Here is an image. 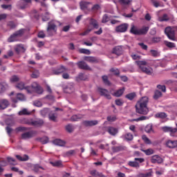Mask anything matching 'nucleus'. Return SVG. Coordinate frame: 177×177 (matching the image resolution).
<instances>
[{
    "label": "nucleus",
    "instance_id": "f257e3e1",
    "mask_svg": "<svg viewBox=\"0 0 177 177\" xmlns=\"http://www.w3.org/2000/svg\"><path fill=\"white\" fill-rule=\"evenodd\" d=\"M130 56L131 59H133V60H136L135 62V64H136L138 67L140 68L142 73H145L148 75H151V74L153 73V68H151V67L145 66H147V62H146V60H141L142 56L138 54H135L133 53H131L130 54Z\"/></svg>",
    "mask_w": 177,
    "mask_h": 177
},
{
    "label": "nucleus",
    "instance_id": "f03ea898",
    "mask_svg": "<svg viewBox=\"0 0 177 177\" xmlns=\"http://www.w3.org/2000/svg\"><path fill=\"white\" fill-rule=\"evenodd\" d=\"M149 103V97H142L136 104V111L138 114L147 115L149 114V108L147 104Z\"/></svg>",
    "mask_w": 177,
    "mask_h": 177
},
{
    "label": "nucleus",
    "instance_id": "7ed1b4c3",
    "mask_svg": "<svg viewBox=\"0 0 177 177\" xmlns=\"http://www.w3.org/2000/svg\"><path fill=\"white\" fill-rule=\"evenodd\" d=\"M149 29L150 28L149 26H144L140 29H138L135 26H133L130 30V32L134 35H146Z\"/></svg>",
    "mask_w": 177,
    "mask_h": 177
},
{
    "label": "nucleus",
    "instance_id": "20e7f679",
    "mask_svg": "<svg viewBox=\"0 0 177 177\" xmlns=\"http://www.w3.org/2000/svg\"><path fill=\"white\" fill-rule=\"evenodd\" d=\"M165 34L171 41H176V38L175 37V28L171 26L166 27Z\"/></svg>",
    "mask_w": 177,
    "mask_h": 177
},
{
    "label": "nucleus",
    "instance_id": "39448f33",
    "mask_svg": "<svg viewBox=\"0 0 177 177\" xmlns=\"http://www.w3.org/2000/svg\"><path fill=\"white\" fill-rule=\"evenodd\" d=\"M24 29H20L16 31L10 36V37L8 39V42H15V41H17V38H19V37H23L24 35Z\"/></svg>",
    "mask_w": 177,
    "mask_h": 177
},
{
    "label": "nucleus",
    "instance_id": "423d86ee",
    "mask_svg": "<svg viewBox=\"0 0 177 177\" xmlns=\"http://www.w3.org/2000/svg\"><path fill=\"white\" fill-rule=\"evenodd\" d=\"M97 92L99 93L100 96H104L105 99H108V100H111V94H110L109 90L101 87H98Z\"/></svg>",
    "mask_w": 177,
    "mask_h": 177
},
{
    "label": "nucleus",
    "instance_id": "0eeeda50",
    "mask_svg": "<svg viewBox=\"0 0 177 177\" xmlns=\"http://www.w3.org/2000/svg\"><path fill=\"white\" fill-rule=\"evenodd\" d=\"M37 135V131L31 130L30 131L25 132L21 134V139H31V138H34Z\"/></svg>",
    "mask_w": 177,
    "mask_h": 177
},
{
    "label": "nucleus",
    "instance_id": "6e6552de",
    "mask_svg": "<svg viewBox=\"0 0 177 177\" xmlns=\"http://www.w3.org/2000/svg\"><path fill=\"white\" fill-rule=\"evenodd\" d=\"M56 24L53 21H50L48 24V28H47V32L49 35H52L50 34V31H54V32H56L57 31Z\"/></svg>",
    "mask_w": 177,
    "mask_h": 177
},
{
    "label": "nucleus",
    "instance_id": "1a4fd4ad",
    "mask_svg": "<svg viewBox=\"0 0 177 177\" xmlns=\"http://www.w3.org/2000/svg\"><path fill=\"white\" fill-rule=\"evenodd\" d=\"M128 24H122L115 28L116 32H125L128 30Z\"/></svg>",
    "mask_w": 177,
    "mask_h": 177
},
{
    "label": "nucleus",
    "instance_id": "9d476101",
    "mask_svg": "<svg viewBox=\"0 0 177 177\" xmlns=\"http://www.w3.org/2000/svg\"><path fill=\"white\" fill-rule=\"evenodd\" d=\"M90 5H92V3L88 1H81L80 3L82 10H91V8H89Z\"/></svg>",
    "mask_w": 177,
    "mask_h": 177
},
{
    "label": "nucleus",
    "instance_id": "9b49d317",
    "mask_svg": "<svg viewBox=\"0 0 177 177\" xmlns=\"http://www.w3.org/2000/svg\"><path fill=\"white\" fill-rule=\"evenodd\" d=\"M32 88H33L36 93H38L39 95H42V93H44V88L37 83H33L32 84Z\"/></svg>",
    "mask_w": 177,
    "mask_h": 177
},
{
    "label": "nucleus",
    "instance_id": "f8f14e48",
    "mask_svg": "<svg viewBox=\"0 0 177 177\" xmlns=\"http://www.w3.org/2000/svg\"><path fill=\"white\" fill-rule=\"evenodd\" d=\"M163 132H169L170 136H174V133H177V129L176 128H172L169 127H163L162 128Z\"/></svg>",
    "mask_w": 177,
    "mask_h": 177
},
{
    "label": "nucleus",
    "instance_id": "ddd939ff",
    "mask_svg": "<svg viewBox=\"0 0 177 177\" xmlns=\"http://www.w3.org/2000/svg\"><path fill=\"white\" fill-rule=\"evenodd\" d=\"M151 162L152 164H161L162 162V158L158 155H154L151 158Z\"/></svg>",
    "mask_w": 177,
    "mask_h": 177
},
{
    "label": "nucleus",
    "instance_id": "4468645a",
    "mask_svg": "<svg viewBox=\"0 0 177 177\" xmlns=\"http://www.w3.org/2000/svg\"><path fill=\"white\" fill-rule=\"evenodd\" d=\"M66 70L67 69H66V68L64 66H62L57 69H54L53 71V74L54 75H60V74H63V73H65V71H66Z\"/></svg>",
    "mask_w": 177,
    "mask_h": 177
},
{
    "label": "nucleus",
    "instance_id": "2eb2a0df",
    "mask_svg": "<svg viewBox=\"0 0 177 177\" xmlns=\"http://www.w3.org/2000/svg\"><path fill=\"white\" fill-rule=\"evenodd\" d=\"M166 146L169 149H175L177 147V140H168L166 142Z\"/></svg>",
    "mask_w": 177,
    "mask_h": 177
},
{
    "label": "nucleus",
    "instance_id": "dca6fc26",
    "mask_svg": "<svg viewBox=\"0 0 177 177\" xmlns=\"http://www.w3.org/2000/svg\"><path fill=\"white\" fill-rule=\"evenodd\" d=\"M77 67H79V68H81L82 70H91V67H89V66H88V64L85 63V62L80 61L77 63Z\"/></svg>",
    "mask_w": 177,
    "mask_h": 177
},
{
    "label": "nucleus",
    "instance_id": "f3484780",
    "mask_svg": "<svg viewBox=\"0 0 177 177\" xmlns=\"http://www.w3.org/2000/svg\"><path fill=\"white\" fill-rule=\"evenodd\" d=\"M97 124H99L97 120H85L83 122L84 127H95V125H97Z\"/></svg>",
    "mask_w": 177,
    "mask_h": 177
},
{
    "label": "nucleus",
    "instance_id": "a211bd4d",
    "mask_svg": "<svg viewBox=\"0 0 177 177\" xmlns=\"http://www.w3.org/2000/svg\"><path fill=\"white\" fill-rule=\"evenodd\" d=\"M44 122L42 119H37L36 120H32V127H39L44 125Z\"/></svg>",
    "mask_w": 177,
    "mask_h": 177
},
{
    "label": "nucleus",
    "instance_id": "6ab92c4d",
    "mask_svg": "<svg viewBox=\"0 0 177 177\" xmlns=\"http://www.w3.org/2000/svg\"><path fill=\"white\" fill-rule=\"evenodd\" d=\"M112 53L116 55L117 56H121V54L122 53V47L118 46L113 48Z\"/></svg>",
    "mask_w": 177,
    "mask_h": 177
},
{
    "label": "nucleus",
    "instance_id": "aec40b11",
    "mask_svg": "<svg viewBox=\"0 0 177 177\" xmlns=\"http://www.w3.org/2000/svg\"><path fill=\"white\" fill-rule=\"evenodd\" d=\"M125 91V88H122L115 91L113 93H112L113 96L115 97H121L122 95H124V92Z\"/></svg>",
    "mask_w": 177,
    "mask_h": 177
},
{
    "label": "nucleus",
    "instance_id": "412c9836",
    "mask_svg": "<svg viewBox=\"0 0 177 177\" xmlns=\"http://www.w3.org/2000/svg\"><path fill=\"white\" fill-rule=\"evenodd\" d=\"M84 60L88 62V63H97V58L92 56L84 57Z\"/></svg>",
    "mask_w": 177,
    "mask_h": 177
},
{
    "label": "nucleus",
    "instance_id": "4be33fe9",
    "mask_svg": "<svg viewBox=\"0 0 177 177\" xmlns=\"http://www.w3.org/2000/svg\"><path fill=\"white\" fill-rule=\"evenodd\" d=\"M9 106V101L8 100H0V110H5Z\"/></svg>",
    "mask_w": 177,
    "mask_h": 177
},
{
    "label": "nucleus",
    "instance_id": "5701e85b",
    "mask_svg": "<svg viewBox=\"0 0 177 177\" xmlns=\"http://www.w3.org/2000/svg\"><path fill=\"white\" fill-rule=\"evenodd\" d=\"M16 88L19 89L20 91H23V89H26V91H28L30 90V86H26V84H24V82H20L19 83H18L16 86Z\"/></svg>",
    "mask_w": 177,
    "mask_h": 177
},
{
    "label": "nucleus",
    "instance_id": "b1692460",
    "mask_svg": "<svg viewBox=\"0 0 177 177\" xmlns=\"http://www.w3.org/2000/svg\"><path fill=\"white\" fill-rule=\"evenodd\" d=\"M90 26H93V28L97 30L99 28V24H97V21L96 19L91 18L89 21Z\"/></svg>",
    "mask_w": 177,
    "mask_h": 177
},
{
    "label": "nucleus",
    "instance_id": "393cba45",
    "mask_svg": "<svg viewBox=\"0 0 177 177\" xmlns=\"http://www.w3.org/2000/svg\"><path fill=\"white\" fill-rule=\"evenodd\" d=\"M17 6L19 9H26L28 6V4L24 0H21L19 1Z\"/></svg>",
    "mask_w": 177,
    "mask_h": 177
},
{
    "label": "nucleus",
    "instance_id": "a878e982",
    "mask_svg": "<svg viewBox=\"0 0 177 177\" xmlns=\"http://www.w3.org/2000/svg\"><path fill=\"white\" fill-rule=\"evenodd\" d=\"M32 171H34V172H41V169H42L43 171H45V168H44L43 167H41L39 165L37 164L35 165L32 167Z\"/></svg>",
    "mask_w": 177,
    "mask_h": 177
},
{
    "label": "nucleus",
    "instance_id": "bb28decb",
    "mask_svg": "<svg viewBox=\"0 0 177 177\" xmlns=\"http://www.w3.org/2000/svg\"><path fill=\"white\" fill-rule=\"evenodd\" d=\"M112 150H113V151H114V153H118V151H122L125 150V147L122 146V145L113 147Z\"/></svg>",
    "mask_w": 177,
    "mask_h": 177
},
{
    "label": "nucleus",
    "instance_id": "cd10ccee",
    "mask_svg": "<svg viewBox=\"0 0 177 177\" xmlns=\"http://www.w3.org/2000/svg\"><path fill=\"white\" fill-rule=\"evenodd\" d=\"M15 52H17V53H20V52H22V53H24V52H26V48H24V46L19 44V45H17V47L15 48Z\"/></svg>",
    "mask_w": 177,
    "mask_h": 177
},
{
    "label": "nucleus",
    "instance_id": "c85d7f7f",
    "mask_svg": "<svg viewBox=\"0 0 177 177\" xmlns=\"http://www.w3.org/2000/svg\"><path fill=\"white\" fill-rule=\"evenodd\" d=\"M108 132L110 133V135H112L113 136H115V135H117L118 133V129L114 127H109L108 128Z\"/></svg>",
    "mask_w": 177,
    "mask_h": 177
},
{
    "label": "nucleus",
    "instance_id": "c756f323",
    "mask_svg": "<svg viewBox=\"0 0 177 177\" xmlns=\"http://www.w3.org/2000/svg\"><path fill=\"white\" fill-rule=\"evenodd\" d=\"M65 93H73L74 92V86L68 85L66 88H64Z\"/></svg>",
    "mask_w": 177,
    "mask_h": 177
},
{
    "label": "nucleus",
    "instance_id": "7c9ffc66",
    "mask_svg": "<svg viewBox=\"0 0 177 177\" xmlns=\"http://www.w3.org/2000/svg\"><path fill=\"white\" fill-rule=\"evenodd\" d=\"M162 96V93H161V91L158 90L155 91L154 95H153V99L155 100H158V99H160V97H161Z\"/></svg>",
    "mask_w": 177,
    "mask_h": 177
},
{
    "label": "nucleus",
    "instance_id": "2f4dec72",
    "mask_svg": "<svg viewBox=\"0 0 177 177\" xmlns=\"http://www.w3.org/2000/svg\"><path fill=\"white\" fill-rule=\"evenodd\" d=\"M155 116H156V118H161L162 120H164L167 117V113H165V112L157 113L155 115Z\"/></svg>",
    "mask_w": 177,
    "mask_h": 177
},
{
    "label": "nucleus",
    "instance_id": "473e14b6",
    "mask_svg": "<svg viewBox=\"0 0 177 177\" xmlns=\"http://www.w3.org/2000/svg\"><path fill=\"white\" fill-rule=\"evenodd\" d=\"M128 165L129 167H132L133 168H140V165H139V162L135 161H129Z\"/></svg>",
    "mask_w": 177,
    "mask_h": 177
},
{
    "label": "nucleus",
    "instance_id": "72a5a7b5",
    "mask_svg": "<svg viewBox=\"0 0 177 177\" xmlns=\"http://www.w3.org/2000/svg\"><path fill=\"white\" fill-rule=\"evenodd\" d=\"M31 115V112L28 111V110L26 108L23 109L21 111L19 112V115Z\"/></svg>",
    "mask_w": 177,
    "mask_h": 177
},
{
    "label": "nucleus",
    "instance_id": "f704fd0d",
    "mask_svg": "<svg viewBox=\"0 0 177 177\" xmlns=\"http://www.w3.org/2000/svg\"><path fill=\"white\" fill-rule=\"evenodd\" d=\"M158 20L160 22L168 21L169 20V17H168V15L164 14L162 17H159Z\"/></svg>",
    "mask_w": 177,
    "mask_h": 177
},
{
    "label": "nucleus",
    "instance_id": "c9c22d12",
    "mask_svg": "<svg viewBox=\"0 0 177 177\" xmlns=\"http://www.w3.org/2000/svg\"><path fill=\"white\" fill-rule=\"evenodd\" d=\"M53 143L56 145V146H64V145H66V142L60 139H56L53 141Z\"/></svg>",
    "mask_w": 177,
    "mask_h": 177
},
{
    "label": "nucleus",
    "instance_id": "e433bc0d",
    "mask_svg": "<svg viewBox=\"0 0 177 177\" xmlns=\"http://www.w3.org/2000/svg\"><path fill=\"white\" fill-rule=\"evenodd\" d=\"M7 26L9 27V28L11 30H13L17 27V24L15 23L13 21H10L7 23Z\"/></svg>",
    "mask_w": 177,
    "mask_h": 177
},
{
    "label": "nucleus",
    "instance_id": "4c0bfd02",
    "mask_svg": "<svg viewBox=\"0 0 177 177\" xmlns=\"http://www.w3.org/2000/svg\"><path fill=\"white\" fill-rule=\"evenodd\" d=\"M126 99L133 100L136 97V93H130L125 95Z\"/></svg>",
    "mask_w": 177,
    "mask_h": 177
},
{
    "label": "nucleus",
    "instance_id": "58836bf2",
    "mask_svg": "<svg viewBox=\"0 0 177 177\" xmlns=\"http://www.w3.org/2000/svg\"><path fill=\"white\" fill-rule=\"evenodd\" d=\"M16 158L19 160V161H28V156L24 155V157H21V156L17 155Z\"/></svg>",
    "mask_w": 177,
    "mask_h": 177
},
{
    "label": "nucleus",
    "instance_id": "ea45409f",
    "mask_svg": "<svg viewBox=\"0 0 177 177\" xmlns=\"http://www.w3.org/2000/svg\"><path fill=\"white\" fill-rule=\"evenodd\" d=\"M50 164L53 167H63V163L62 160H57L55 162H50Z\"/></svg>",
    "mask_w": 177,
    "mask_h": 177
},
{
    "label": "nucleus",
    "instance_id": "a19ab883",
    "mask_svg": "<svg viewBox=\"0 0 177 177\" xmlns=\"http://www.w3.org/2000/svg\"><path fill=\"white\" fill-rule=\"evenodd\" d=\"M102 81L104 84H105V85H107L108 86H110V85H111V83L110 82V81H109V77H107V75L102 76Z\"/></svg>",
    "mask_w": 177,
    "mask_h": 177
},
{
    "label": "nucleus",
    "instance_id": "79ce46f5",
    "mask_svg": "<svg viewBox=\"0 0 177 177\" xmlns=\"http://www.w3.org/2000/svg\"><path fill=\"white\" fill-rule=\"evenodd\" d=\"M124 138L126 139V140L131 141L133 140V135H132L131 133H127L124 134Z\"/></svg>",
    "mask_w": 177,
    "mask_h": 177
},
{
    "label": "nucleus",
    "instance_id": "37998d69",
    "mask_svg": "<svg viewBox=\"0 0 177 177\" xmlns=\"http://www.w3.org/2000/svg\"><path fill=\"white\" fill-rule=\"evenodd\" d=\"M142 151L146 154V156H151V154H154V150L152 149H148L147 150L142 149Z\"/></svg>",
    "mask_w": 177,
    "mask_h": 177
},
{
    "label": "nucleus",
    "instance_id": "c03bdc74",
    "mask_svg": "<svg viewBox=\"0 0 177 177\" xmlns=\"http://www.w3.org/2000/svg\"><path fill=\"white\" fill-rule=\"evenodd\" d=\"M142 139L146 145H151V141L150 140V139H149V138H147L146 135H143L142 136Z\"/></svg>",
    "mask_w": 177,
    "mask_h": 177
},
{
    "label": "nucleus",
    "instance_id": "a18cd8bd",
    "mask_svg": "<svg viewBox=\"0 0 177 177\" xmlns=\"http://www.w3.org/2000/svg\"><path fill=\"white\" fill-rule=\"evenodd\" d=\"M145 131L147 133H150L153 131V126L151 124H147L145 128Z\"/></svg>",
    "mask_w": 177,
    "mask_h": 177
},
{
    "label": "nucleus",
    "instance_id": "49530a36",
    "mask_svg": "<svg viewBox=\"0 0 177 177\" xmlns=\"http://www.w3.org/2000/svg\"><path fill=\"white\" fill-rule=\"evenodd\" d=\"M80 53H83L84 55H91V50L86 48L79 49Z\"/></svg>",
    "mask_w": 177,
    "mask_h": 177
},
{
    "label": "nucleus",
    "instance_id": "de8ad7c7",
    "mask_svg": "<svg viewBox=\"0 0 177 177\" xmlns=\"http://www.w3.org/2000/svg\"><path fill=\"white\" fill-rule=\"evenodd\" d=\"M7 160L9 162V164H10V165H16V164H17L16 162V160H15L13 158L8 157Z\"/></svg>",
    "mask_w": 177,
    "mask_h": 177
},
{
    "label": "nucleus",
    "instance_id": "09e8293b",
    "mask_svg": "<svg viewBox=\"0 0 177 177\" xmlns=\"http://www.w3.org/2000/svg\"><path fill=\"white\" fill-rule=\"evenodd\" d=\"M165 45L167 46V48H176L175 43H172L171 41H165Z\"/></svg>",
    "mask_w": 177,
    "mask_h": 177
},
{
    "label": "nucleus",
    "instance_id": "8fccbe9b",
    "mask_svg": "<svg viewBox=\"0 0 177 177\" xmlns=\"http://www.w3.org/2000/svg\"><path fill=\"white\" fill-rule=\"evenodd\" d=\"M17 100H21V102H23V101L26 100V97L21 93H17Z\"/></svg>",
    "mask_w": 177,
    "mask_h": 177
},
{
    "label": "nucleus",
    "instance_id": "3c124183",
    "mask_svg": "<svg viewBox=\"0 0 177 177\" xmlns=\"http://www.w3.org/2000/svg\"><path fill=\"white\" fill-rule=\"evenodd\" d=\"M7 86L8 84L0 83V93H2V92H5Z\"/></svg>",
    "mask_w": 177,
    "mask_h": 177
},
{
    "label": "nucleus",
    "instance_id": "603ef678",
    "mask_svg": "<svg viewBox=\"0 0 177 177\" xmlns=\"http://www.w3.org/2000/svg\"><path fill=\"white\" fill-rule=\"evenodd\" d=\"M19 80L20 79L17 77V75H12L10 77V82H19Z\"/></svg>",
    "mask_w": 177,
    "mask_h": 177
},
{
    "label": "nucleus",
    "instance_id": "864d4df0",
    "mask_svg": "<svg viewBox=\"0 0 177 177\" xmlns=\"http://www.w3.org/2000/svg\"><path fill=\"white\" fill-rule=\"evenodd\" d=\"M150 53L151 54V56H153V57H157L160 56V53H158V51L156 50H151Z\"/></svg>",
    "mask_w": 177,
    "mask_h": 177
},
{
    "label": "nucleus",
    "instance_id": "5fc2aeb1",
    "mask_svg": "<svg viewBox=\"0 0 177 177\" xmlns=\"http://www.w3.org/2000/svg\"><path fill=\"white\" fill-rule=\"evenodd\" d=\"M32 119H24L23 124H26V125H32Z\"/></svg>",
    "mask_w": 177,
    "mask_h": 177
},
{
    "label": "nucleus",
    "instance_id": "6e6d98bb",
    "mask_svg": "<svg viewBox=\"0 0 177 177\" xmlns=\"http://www.w3.org/2000/svg\"><path fill=\"white\" fill-rule=\"evenodd\" d=\"M78 120H81V115H73L71 118V121H78Z\"/></svg>",
    "mask_w": 177,
    "mask_h": 177
},
{
    "label": "nucleus",
    "instance_id": "4d7b16f0",
    "mask_svg": "<svg viewBox=\"0 0 177 177\" xmlns=\"http://www.w3.org/2000/svg\"><path fill=\"white\" fill-rule=\"evenodd\" d=\"M110 20V18L109 17V15L107 14H105L102 17V23H107Z\"/></svg>",
    "mask_w": 177,
    "mask_h": 177
},
{
    "label": "nucleus",
    "instance_id": "13d9d810",
    "mask_svg": "<svg viewBox=\"0 0 177 177\" xmlns=\"http://www.w3.org/2000/svg\"><path fill=\"white\" fill-rule=\"evenodd\" d=\"M40 142L42 145H46L49 142V138L48 137H43L40 138Z\"/></svg>",
    "mask_w": 177,
    "mask_h": 177
},
{
    "label": "nucleus",
    "instance_id": "bf43d9fd",
    "mask_svg": "<svg viewBox=\"0 0 177 177\" xmlns=\"http://www.w3.org/2000/svg\"><path fill=\"white\" fill-rule=\"evenodd\" d=\"M111 73H113L114 75H120V70L118 68H112L110 69Z\"/></svg>",
    "mask_w": 177,
    "mask_h": 177
},
{
    "label": "nucleus",
    "instance_id": "052dcab7",
    "mask_svg": "<svg viewBox=\"0 0 177 177\" xmlns=\"http://www.w3.org/2000/svg\"><path fill=\"white\" fill-rule=\"evenodd\" d=\"M66 129L67 132H69V133H71V132H73V131H74V128L73 127V125H71V124L66 125Z\"/></svg>",
    "mask_w": 177,
    "mask_h": 177
},
{
    "label": "nucleus",
    "instance_id": "680f3d73",
    "mask_svg": "<svg viewBox=\"0 0 177 177\" xmlns=\"http://www.w3.org/2000/svg\"><path fill=\"white\" fill-rule=\"evenodd\" d=\"M157 88L158 89H160V91H162V92H167V87H165V85H160V84H158L157 86Z\"/></svg>",
    "mask_w": 177,
    "mask_h": 177
},
{
    "label": "nucleus",
    "instance_id": "e2e57ef3",
    "mask_svg": "<svg viewBox=\"0 0 177 177\" xmlns=\"http://www.w3.org/2000/svg\"><path fill=\"white\" fill-rule=\"evenodd\" d=\"M146 120H149V117L147 116H141L137 119L133 120V121H136L137 122L139 121H145Z\"/></svg>",
    "mask_w": 177,
    "mask_h": 177
},
{
    "label": "nucleus",
    "instance_id": "0e129e2a",
    "mask_svg": "<svg viewBox=\"0 0 177 177\" xmlns=\"http://www.w3.org/2000/svg\"><path fill=\"white\" fill-rule=\"evenodd\" d=\"M115 104H116V106H122L124 104V101L121 99H116L115 100Z\"/></svg>",
    "mask_w": 177,
    "mask_h": 177
},
{
    "label": "nucleus",
    "instance_id": "69168bd1",
    "mask_svg": "<svg viewBox=\"0 0 177 177\" xmlns=\"http://www.w3.org/2000/svg\"><path fill=\"white\" fill-rule=\"evenodd\" d=\"M117 120V117L115 115L111 116L109 115L107 117V121H109L110 122H114Z\"/></svg>",
    "mask_w": 177,
    "mask_h": 177
},
{
    "label": "nucleus",
    "instance_id": "338daca9",
    "mask_svg": "<svg viewBox=\"0 0 177 177\" xmlns=\"http://www.w3.org/2000/svg\"><path fill=\"white\" fill-rule=\"evenodd\" d=\"M31 77L32 78H38L39 77V72L38 71L32 72Z\"/></svg>",
    "mask_w": 177,
    "mask_h": 177
},
{
    "label": "nucleus",
    "instance_id": "774afa93",
    "mask_svg": "<svg viewBox=\"0 0 177 177\" xmlns=\"http://www.w3.org/2000/svg\"><path fill=\"white\" fill-rule=\"evenodd\" d=\"M91 175H92V176H100V174H99V172L96 170H92L90 171Z\"/></svg>",
    "mask_w": 177,
    "mask_h": 177
}]
</instances>
